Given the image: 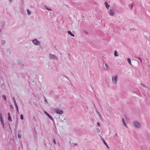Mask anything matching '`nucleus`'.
I'll list each match as a JSON object with an SVG mask.
<instances>
[{"label":"nucleus","instance_id":"c9c22d12","mask_svg":"<svg viewBox=\"0 0 150 150\" xmlns=\"http://www.w3.org/2000/svg\"><path fill=\"white\" fill-rule=\"evenodd\" d=\"M139 59H140V61L141 62H142V59L141 58H139Z\"/></svg>","mask_w":150,"mask_h":150},{"label":"nucleus","instance_id":"7c9ffc66","mask_svg":"<svg viewBox=\"0 0 150 150\" xmlns=\"http://www.w3.org/2000/svg\"><path fill=\"white\" fill-rule=\"evenodd\" d=\"M8 116H10V114L9 112L8 113Z\"/></svg>","mask_w":150,"mask_h":150},{"label":"nucleus","instance_id":"cd10ccee","mask_svg":"<svg viewBox=\"0 0 150 150\" xmlns=\"http://www.w3.org/2000/svg\"><path fill=\"white\" fill-rule=\"evenodd\" d=\"M97 125H98V126L99 127H100V123H99V122H97Z\"/></svg>","mask_w":150,"mask_h":150},{"label":"nucleus","instance_id":"e433bc0d","mask_svg":"<svg viewBox=\"0 0 150 150\" xmlns=\"http://www.w3.org/2000/svg\"><path fill=\"white\" fill-rule=\"evenodd\" d=\"M1 32V29H0V33Z\"/></svg>","mask_w":150,"mask_h":150},{"label":"nucleus","instance_id":"f03ea898","mask_svg":"<svg viewBox=\"0 0 150 150\" xmlns=\"http://www.w3.org/2000/svg\"><path fill=\"white\" fill-rule=\"evenodd\" d=\"M49 57L50 58L52 59L57 60V58L56 56L54 54H50L49 55Z\"/></svg>","mask_w":150,"mask_h":150},{"label":"nucleus","instance_id":"4468645a","mask_svg":"<svg viewBox=\"0 0 150 150\" xmlns=\"http://www.w3.org/2000/svg\"><path fill=\"white\" fill-rule=\"evenodd\" d=\"M105 66L106 67V69L107 70H109V67L108 65L106 64H105Z\"/></svg>","mask_w":150,"mask_h":150},{"label":"nucleus","instance_id":"2eb2a0df","mask_svg":"<svg viewBox=\"0 0 150 150\" xmlns=\"http://www.w3.org/2000/svg\"><path fill=\"white\" fill-rule=\"evenodd\" d=\"M127 60L129 64L130 65H132V63L130 59H129V58H128Z\"/></svg>","mask_w":150,"mask_h":150},{"label":"nucleus","instance_id":"aec40b11","mask_svg":"<svg viewBox=\"0 0 150 150\" xmlns=\"http://www.w3.org/2000/svg\"><path fill=\"white\" fill-rule=\"evenodd\" d=\"M8 120L10 122L12 121V119H11V116H8Z\"/></svg>","mask_w":150,"mask_h":150},{"label":"nucleus","instance_id":"412c9836","mask_svg":"<svg viewBox=\"0 0 150 150\" xmlns=\"http://www.w3.org/2000/svg\"><path fill=\"white\" fill-rule=\"evenodd\" d=\"M102 140L103 142V143H104V144H105V145H106V144H107L106 142L105 141L104 139H103V138H102Z\"/></svg>","mask_w":150,"mask_h":150},{"label":"nucleus","instance_id":"423d86ee","mask_svg":"<svg viewBox=\"0 0 150 150\" xmlns=\"http://www.w3.org/2000/svg\"><path fill=\"white\" fill-rule=\"evenodd\" d=\"M55 111L57 113L59 114H62L63 113V111H62L60 110L57 108L55 109Z\"/></svg>","mask_w":150,"mask_h":150},{"label":"nucleus","instance_id":"a878e982","mask_svg":"<svg viewBox=\"0 0 150 150\" xmlns=\"http://www.w3.org/2000/svg\"><path fill=\"white\" fill-rule=\"evenodd\" d=\"M10 107V108H11L13 109V106L12 105H11Z\"/></svg>","mask_w":150,"mask_h":150},{"label":"nucleus","instance_id":"6ab92c4d","mask_svg":"<svg viewBox=\"0 0 150 150\" xmlns=\"http://www.w3.org/2000/svg\"><path fill=\"white\" fill-rule=\"evenodd\" d=\"M2 97H3V99L5 100H6V96L5 95H2Z\"/></svg>","mask_w":150,"mask_h":150},{"label":"nucleus","instance_id":"4c0bfd02","mask_svg":"<svg viewBox=\"0 0 150 150\" xmlns=\"http://www.w3.org/2000/svg\"><path fill=\"white\" fill-rule=\"evenodd\" d=\"M16 114H18V112H17V113H16Z\"/></svg>","mask_w":150,"mask_h":150},{"label":"nucleus","instance_id":"a211bd4d","mask_svg":"<svg viewBox=\"0 0 150 150\" xmlns=\"http://www.w3.org/2000/svg\"><path fill=\"white\" fill-rule=\"evenodd\" d=\"M15 106L16 107L17 112H18V113L19 114L18 109V107L17 105H15Z\"/></svg>","mask_w":150,"mask_h":150},{"label":"nucleus","instance_id":"393cba45","mask_svg":"<svg viewBox=\"0 0 150 150\" xmlns=\"http://www.w3.org/2000/svg\"><path fill=\"white\" fill-rule=\"evenodd\" d=\"M45 103H47V100L46 99H45Z\"/></svg>","mask_w":150,"mask_h":150},{"label":"nucleus","instance_id":"bb28decb","mask_svg":"<svg viewBox=\"0 0 150 150\" xmlns=\"http://www.w3.org/2000/svg\"><path fill=\"white\" fill-rule=\"evenodd\" d=\"M96 112H97V113H98V114L99 116L100 117V115L99 113L98 112V111H96Z\"/></svg>","mask_w":150,"mask_h":150},{"label":"nucleus","instance_id":"f704fd0d","mask_svg":"<svg viewBox=\"0 0 150 150\" xmlns=\"http://www.w3.org/2000/svg\"><path fill=\"white\" fill-rule=\"evenodd\" d=\"M10 1V2L11 3V2L12 1V0H9Z\"/></svg>","mask_w":150,"mask_h":150},{"label":"nucleus","instance_id":"ddd939ff","mask_svg":"<svg viewBox=\"0 0 150 150\" xmlns=\"http://www.w3.org/2000/svg\"><path fill=\"white\" fill-rule=\"evenodd\" d=\"M114 55L116 57H117L118 56L117 54V52L116 51H115L114 52Z\"/></svg>","mask_w":150,"mask_h":150},{"label":"nucleus","instance_id":"b1692460","mask_svg":"<svg viewBox=\"0 0 150 150\" xmlns=\"http://www.w3.org/2000/svg\"><path fill=\"white\" fill-rule=\"evenodd\" d=\"M53 142L54 143V144H56V142L55 139H53Z\"/></svg>","mask_w":150,"mask_h":150},{"label":"nucleus","instance_id":"20e7f679","mask_svg":"<svg viewBox=\"0 0 150 150\" xmlns=\"http://www.w3.org/2000/svg\"><path fill=\"white\" fill-rule=\"evenodd\" d=\"M134 125L137 128H140L141 127L140 124L137 121H134Z\"/></svg>","mask_w":150,"mask_h":150},{"label":"nucleus","instance_id":"f257e3e1","mask_svg":"<svg viewBox=\"0 0 150 150\" xmlns=\"http://www.w3.org/2000/svg\"><path fill=\"white\" fill-rule=\"evenodd\" d=\"M112 83L114 84H116L118 81L117 75L112 76Z\"/></svg>","mask_w":150,"mask_h":150},{"label":"nucleus","instance_id":"9d476101","mask_svg":"<svg viewBox=\"0 0 150 150\" xmlns=\"http://www.w3.org/2000/svg\"><path fill=\"white\" fill-rule=\"evenodd\" d=\"M45 8L46 9L48 10L49 11H52V10L51 9L48 8V7L46 6H45Z\"/></svg>","mask_w":150,"mask_h":150},{"label":"nucleus","instance_id":"f3484780","mask_svg":"<svg viewBox=\"0 0 150 150\" xmlns=\"http://www.w3.org/2000/svg\"><path fill=\"white\" fill-rule=\"evenodd\" d=\"M27 14L28 15H30V14L31 12L29 11V10L28 9H27Z\"/></svg>","mask_w":150,"mask_h":150},{"label":"nucleus","instance_id":"473e14b6","mask_svg":"<svg viewBox=\"0 0 150 150\" xmlns=\"http://www.w3.org/2000/svg\"><path fill=\"white\" fill-rule=\"evenodd\" d=\"M133 5H132L131 6V8H133Z\"/></svg>","mask_w":150,"mask_h":150},{"label":"nucleus","instance_id":"2f4dec72","mask_svg":"<svg viewBox=\"0 0 150 150\" xmlns=\"http://www.w3.org/2000/svg\"><path fill=\"white\" fill-rule=\"evenodd\" d=\"M77 145V144H74V146H76Z\"/></svg>","mask_w":150,"mask_h":150},{"label":"nucleus","instance_id":"1a4fd4ad","mask_svg":"<svg viewBox=\"0 0 150 150\" xmlns=\"http://www.w3.org/2000/svg\"><path fill=\"white\" fill-rule=\"evenodd\" d=\"M105 5L106 7V8L107 9H108V8L110 6V5H108V3H107V2H105Z\"/></svg>","mask_w":150,"mask_h":150},{"label":"nucleus","instance_id":"6e6552de","mask_svg":"<svg viewBox=\"0 0 150 150\" xmlns=\"http://www.w3.org/2000/svg\"><path fill=\"white\" fill-rule=\"evenodd\" d=\"M68 33L71 36H72L74 37V35L73 34L70 30H68Z\"/></svg>","mask_w":150,"mask_h":150},{"label":"nucleus","instance_id":"0eeeda50","mask_svg":"<svg viewBox=\"0 0 150 150\" xmlns=\"http://www.w3.org/2000/svg\"><path fill=\"white\" fill-rule=\"evenodd\" d=\"M110 15L111 16H113L115 14V11L113 9H111L109 11Z\"/></svg>","mask_w":150,"mask_h":150},{"label":"nucleus","instance_id":"7ed1b4c3","mask_svg":"<svg viewBox=\"0 0 150 150\" xmlns=\"http://www.w3.org/2000/svg\"><path fill=\"white\" fill-rule=\"evenodd\" d=\"M33 43L35 45H40V42L37 39H35L32 40Z\"/></svg>","mask_w":150,"mask_h":150},{"label":"nucleus","instance_id":"4be33fe9","mask_svg":"<svg viewBox=\"0 0 150 150\" xmlns=\"http://www.w3.org/2000/svg\"><path fill=\"white\" fill-rule=\"evenodd\" d=\"M21 119L23 120L24 119L23 116L22 114H21L20 116Z\"/></svg>","mask_w":150,"mask_h":150},{"label":"nucleus","instance_id":"c85d7f7f","mask_svg":"<svg viewBox=\"0 0 150 150\" xmlns=\"http://www.w3.org/2000/svg\"><path fill=\"white\" fill-rule=\"evenodd\" d=\"M105 145L107 147V148H108V149H109V146H108V144H106V145Z\"/></svg>","mask_w":150,"mask_h":150},{"label":"nucleus","instance_id":"72a5a7b5","mask_svg":"<svg viewBox=\"0 0 150 150\" xmlns=\"http://www.w3.org/2000/svg\"><path fill=\"white\" fill-rule=\"evenodd\" d=\"M48 117L50 115L49 114H47V115Z\"/></svg>","mask_w":150,"mask_h":150},{"label":"nucleus","instance_id":"9b49d317","mask_svg":"<svg viewBox=\"0 0 150 150\" xmlns=\"http://www.w3.org/2000/svg\"><path fill=\"white\" fill-rule=\"evenodd\" d=\"M122 122H123V124L125 125L126 127H127V126L126 125V124H125V119L124 118H123L122 119Z\"/></svg>","mask_w":150,"mask_h":150},{"label":"nucleus","instance_id":"5701e85b","mask_svg":"<svg viewBox=\"0 0 150 150\" xmlns=\"http://www.w3.org/2000/svg\"><path fill=\"white\" fill-rule=\"evenodd\" d=\"M18 137L19 138V139H20L21 137V135L20 134H18Z\"/></svg>","mask_w":150,"mask_h":150},{"label":"nucleus","instance_id":"f8f14e48","mask_svg":"<svg viewBox=\"0 0 150 150\" xmlns=\"http://www.w3.org/2000/svg\"><path fill=\"white\" fill-rule=\"evenodd\" d=\"M13 101L14 102V103L15 106L16 105H17V104L16 102V101L15 98H13Z\"/></svg>","mask_w":150,"mask_h":150},{"label":"nucleus","instance_id":"39448f33","mask_svg":"<svg viewBox=\"0 0 150 150\" xmlns=\"http://www.w3.org/2000/svg\"><path fill=\"white\" fill-rule=\"evenodd\" d=\"M0 119L1 123L2 125L3 128H4V122L2 116V113H1L0 114Z\"/></svg>","mask_w":150,"mask_h":150},{"label":"nucleus","instance_id":"dca6fc26","mask_svg":"<svg viewBox=\"0 0 150 150\" xmlns=\"http://www.w3.org/2000/svg\"><path fill=\"white\" fill-rule=\"evenodd\" d=\"M48 117L51 119V120L52 121H54V119H53V118H52V117L51 116V115H49V116H48Z\"/></svg>","mask_w":150,"mask_h":150},{"label":"nucleus","instance_id":"c756f323","mask_svg":"<svg viewBox=\"0 0 150 150\" xmlns=\"http://www.w3.org/2000/svg\"><path fill=\"white\" fill-rule=\"evenodd\" d=\"M45 113L46 115H47V114H48V113L46 111H45Z\"/></svg>","mask_w":150,"mask_h":150}]
</instances>
